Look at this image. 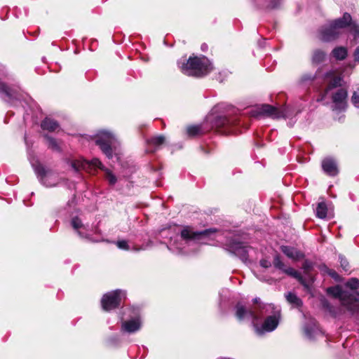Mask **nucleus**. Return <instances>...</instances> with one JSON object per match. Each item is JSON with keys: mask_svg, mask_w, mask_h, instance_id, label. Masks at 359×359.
<instances>
[{"mask_svg": "<svg viewBox=\"0 0 359 359\" xmlns=\"http://www.w3.org/2000/svg\"><path fill=\"white\" fill-rule=\"evenodd\" d=\"M316 77V74L306 73L303 74L300 78L302 83H307L312 82Z\"/></svg>", "mask_w": 359, "mask_h": 359, "instance_id": "nucleus-30", "label": "nucleus"}, {"mask_svg": "<svg viewBox=\"0 0 359 359\" xmlns=\"http://www.w3.org/2000/svg\"><path fill=\"white\" fill-rule=\"evenodd\" d=\"M322 168L325 173L334 176L338 173L336 161L332 158H326L322 162Z\"/></svg>", "mask_w": 359, "mask_h": 359, "instance_id": "nucleus-16", "label": "nucleus"}, {"mask_svg": "<svg viewBox=\"0 0 359 359\" xmlns=\"http://www.w3.org/2000/svg\"><path fill=\"white\" fill-rule=\"evenodd\" d=\"M268 3L267 4V8L269 9H275V8H278L280 6V1H266Z\"/></svg>", "mask_w": 359, "mask_h": 359, "instance_id": "nucleus-38", "label": "nucleus"}, {"mask_svg": "<svg viewBox=\"0 0 359 359\" xmlns=\"http://www.w3.org/2000/svg\"><path fill=\"white\" fill-rule=\"evenodd\" d=\"M255 306L245 307L236 305V317L239 321H250L257 335H263L276 329L280 320V310L273 304L261 303L259 298L253 299Z\"/></svg>", "mask_w": 359, "mask_h": 359, "instance_id": "nucleus-1", "label": "nucleus"}, {"mask_svg": "<svg viewBox=\"0 0 359 359\" xmlns=\"http://www.w3.org/2000/svg\"><path fill=\"white\" fill-rule=\"evenodd\" d=\"M177 65L183 74L196 77L205 76L212 69L210 61L205 56H190L186 62L178 61Z\"/></svg>", "mask_w": 359, "mask_h": 359, "instance_id": "nucleus-4", "label": "nucleus"}, {"mask_svg": "<svg viewBox=\"0 0 359 359\" xmlns=\"http://www.w3.org/2000/svg\"><path fill=\"white\" fill-rule=\"evenodd\" d=\"M250 248L248 246L244 245L241 243L236 244L233 247V252L236 255L240 257V258L245 262L248 259V250Z\"/></svg>", "mask_w": 359, "mask_h": 359, "instance_id": "nucleus-20", "label": "nucleus"}, {"mask_svg": "<svg viewBox=\"0 0 359 359\" xmlns=\"http://www.w3.org/2000/svg\"><path fill=\"white\" fill-rule=\"evenodd\" d=\"M71 225L81 238H88L90 237L89 226L83 224L82 221L79 217H75L72 218Z\"/></svg>", "mask_w": 359, "mask_h": 359, "instance_id": "nucleus-14", "label": "nucleus"}, {"mask_svg": "<svg viewBox=\"0 0 359 359\" xmlns=\"http://www.w3.org/2000/svg\"><path fill=\"white\" fill-rule=\"evenodd\" d=\"M281 251L290 259L292 260H299L303 257V254L296 248L283 245L280 247Z\"/></svg>", "mask_w": 359, "mask_h": 359, "instance_id": "nucleus-18", "label": "nucleus"}, {"mask_svg": "<svg viewBox=\"0 0 359 359\" xmlns=\"http://www.w3.org/2000/svg\"><path fill=\"white\" fill-rule=\"evenodd\" d=\"M347 97L346 89L339 88L333 93L332 95V110L339 112L345 111L347 107Z\"/></svg>", "mask_w": 359, "mask_h": 359, "instance_id": "nucleus-9", "label": "nucleus"}, {"mask_svg": "<svg viewBox=\"0 0 359 359\" xmlns=\"http://www.w3.org/2000/svg\"><path fill=\"white\" fill-rule=\"evenodd\" d=\"M324 77L325 79L329 80L327 91L342 86L343 79L341 76L336 75L334 71L330 70L326 72Z\"/></svg>", "mask_w": 359, "mask_h": 359, "instance_id": "nucleus-15", "label": "nucleus"}, {"mask_svg": "<svg viewBox=\"0 0 359 359\" xmlns=\"http://www.w3.org/2000/svg\"><path fill=\"white\" fill-rule=\"evenodd\" d=\"M345 285L351 290H355L359 288V280L355 278L348 280Z\"/></svg>", "mask_w": 359, "mask_h": 359, "instance_id": "nucleus-31", "label": "nucleus"}, {"mask_svg": "<svg viewBox=\"0 0 359 359\" xmlns=\"http://www.w3.org/2000/svg\"><path fill=\"white\" fill-rule=\"evenodd\" d=\"M350 26L353 40L359 42V25L352 22L350 14L345 13L342 18L327 22L318 31L319 39L325 42L334 41L339 37L346 27Z\"/></svg>", "mask_w": 359, "mask_h": 359, "instance_id": "nucleus-2", "label": "nucleus"}, {"mask_svg": "<svg viewBox=\"0 0 359 359\" xmlns=\"http://www.w3.org/2000/svg\"><path fill=\"white\" fill-rule=\"evenodd\" d=\"M304 332L306 337L310 339H314L316 337L323 334L321 330L315 322H311V323L306 325Z\"/></svg>", "mask_w": 359, "mask_h": 359, "instance_id": "nucleus-19", "label": "nucleus"}, {"mask_svg": "<svg viewBox=\"0 0 359 359\" xmlns=\"http://www.w3.org/2000/svg\"><path fill=\"white\" fill-rule=\"evenodd\" d=\"M43 130H46L50 132L55 131L59 128V124L55 120L50 118H46L41 124Z\"/></svg>", "mask_w": 359, "mask_h": 359, "instance_id": "nucleus-21", "label": "nucleus"}, {"mask_svg": "<svg viewBox=\"0 0 359 359\" xmlns=\"http://www.w3.org/2000/svg\"><path fill=\"white\" fill-rule=\"evenodd\" d=\"M32 166L40 182L47 187L57 186L64 180V177L60 176L59 173L53 170H46L39 164L34 165L32 163Z\"/></svg>", "mask_w": 359, "mask_h": 359, "instance_id": "nucleus-6", "label": "nucleus"}, {"mask_svg": "<svg viewBox=\"0 0 359 359\" xmlns=\"http://www.w3.org/2000/svg\"><path fill=\"white\" fill-rule=\"evenodd\" d=\"M116 337H111L109 339V343L112 344L116 341Z\"/></svg>", "mask_w": 359, "mask_h": 359, "instance_id": "nucleus-41", "label": "nucleus"}, {"mask_svg": "<svg viewBox=\"0 0 359 359\" xmlns=\"http://www.w3.org/2000/svg\"><path fill=\"white\" fill-rule=\"evenodd\" d=\"M283 271L285 272L286 274L297 278L301 283L304 285L303 278L301 276L300 273L298 271H297L296 270H294L293 268H292V267L285 268V267L283 269Z\"/></svg>", "mask_w": 359, "mask_h": 359, "instance_id": "nucleus-26", "label": "nucleus"}, {"mask_svg": "<svg viewBox=\"0 0 359 359\" xmlns=\"http://www.w3.org/2000/svg\"><path fill=\"white\" fill-rule=\"evenodd\" d=\"M0 94L5 95L8 99H11L14 97L15 90L0 81Z\"/></svg>", "mask_w": 359, "mask_h": 359, "instance_id": "nucleus-23", "label": "nucleus"}, {"mask_svg": "<svg viewBox=\"0 0 359 359\" xmlns=\"http://www.w3.org/2000/svg\"><path fill=\"white\" fill-rule=\"evenodd\" d=\"M261 113L274 118H289L292 112L288 107L276 108L269 104H264L260 108Z\"/></svg>", "mask_w": 359, "mask_h": 359, "instance_id": "nucleus-10", "label": "nucleus"}, {"mask_svg": "<svg viewBox=\"0 0 359 359\" xmlns=\"http://www.w3.org/2000/svg\"><path fill=\"white\" fill-rule=\"evenodd\" d=\"M339 259L340 261L341 266L343 268V269L346 271H348L350 267H349V264H348V262H347V260L344 257H343L341 255H339Z\"/></svg>", "mask_w": 359, "mask_h": 359, "instance_id": "nucleus-35", "label": "nucleus"}, {"mask_svg": "<svg viewBox=\"0 0 359 359\" xmlns=\"http://www.w3.org/2000/svg\"><path fill=\"white\" fill-rule=\"evenodd\" d=\"M327 292L334 297L339 298L348 310L355 311L359 309V292L344 291L339 285L327 288Z\"/></svg>", "mask_w": 359, "mask_h": 359, "instance_id": "nucleus-5", "label": "nucleus"}, {"mask_svg": "<svg viewBox=\"0 0 359 359\" xmlns=\"http://www.w3.org/2000/svg\"><path fill=\"white\" fill-rule=\"evenodd\" d=\"M348 55V50L346 47L338 46L332 51V55L337 60H344Z\"/></svg>", "mask_w": 359, "mask_h": 359, "instance_id": "nucleus-22", "label": "nucleus"}, {"mask_svg": "<svg viewBox=\"0 0 359 359\" xmlns=\"http://www.w3.org/2000/svg\"><path fill=\"white\" fill-rule=\"evenodd\" d=\"M106 177L111 184H114L116 182V177L108 170H106Z\"/></svg>", "mask_w": 359, "mask_h": 359, "instance_id": "nucleus-36", "label": "nucleus"}, {"mask_svg": "<svg viewBox=\"0 0 359 359\" xmlns=\"http://www.w3.org/2000/svg\"><path fill=\"white\" fill-rule=\"evenodd\" d=\"M165 142V137L162 135L156 136L147 141V143L157 148Z\"/></svg>", "mask_w": 359, "mask_h": 359, "instance_id": "nucleus-28", "label": "nucleus"}, {"mask_svg": "<svg viewBox=\"0 0 359 359\" xmlns=\"http://www.w3.org/2000/svg\"><path fill=\"white\" fill-rule=\"evenodd\" d=\"M354 60L359 63V46L356 48L353 53Z\"/></svg>", "mask_w": 359, "mask_h": 359, "instance_id": "nucleus-40", "label": "nucleus"}, {"mask_svg": "<svg viewBox=\"0 0 359 359\" xmlns=\"http://www.w3.org/2000/svg\"><path fill=\"white\" fill-rule=\"evenodd\" d=\"M141 327V318L139 314L135 313L130 319L122 322L121 330L122 332L134 333L139 331Z\"/></svg>", "mask_w": 359, "mask_h": 359, "instance_id": "nucleus-13", "label": "nucleus"}, {"mask_svg": "<svg viewBox=\"0 0 359 359\" xmlns=\"http://www.w3.org/2000/svg\"><path fill=\"white\" fill-rule=\"evenodd\" d=\"M187 135L189 137H194L202 133V129L200 126H190L187 128Z\"/></svg>", "mask_w": 359, "mask_h": 359, "instance_id": "nucleus-27", "label": "nucleus"}, {"mask_svg": "<svg viewBox=\"0 0 359 359\" xmlns=\"http://www.w3.org/2000/svg\"><path fill=\"white\" fill-rule=\"evenodd\" d=\"M323 270L335 280L339 279V276L337 273L332 269H329L326 266H323Z\"/></svg>", "mask_w": 359, "mask_h": 359, "instance_id": "nucleus-34", "label": "nucleus"}, {"mask_svg": "<svg viewBox=\"0 0 359 359\" xmlns=\"http://www.w3.org/2000/svg\"><path fill=\"white\" fill-rule=\"evenodd\" d=\"M327 60V53L322 49H314L311 53V62L313 66H318Z\"/></svg>", "mask_w": 359, "mask_h": 359, "instance_id": "nucleus-17", "label": "nucleus"}, {"mask_svg": "<svg viewBox=\"0 0 359 359\" xmlns=\"http://www.w3.org/2000/svg\"><path fill=\"white\" fill-rule=\"evenodd\" d=\"M327 214V208L325 202H320L318 204L316 209V215L318 218L325 219Z\"/></svg>", "mask_w": 359, "mask_h": 359, "instance_id": "nucleus-24", "label": "nucleus"}, {"mask_svg": "<svg viewBox=\"0 0 359 359\" xmlns=\"http://www.w3.org/2000/svg\"><path fill=\"white\" fill-rule=\"evenodd\" d=\"M259 263L260 266L265 269H267L271 266V262L265 259H261Z\"/></svg>", "mask_w": 359, "mask_h": 359, "instance_id": "nucleus-39", "label": "nucleus"}, {"mask_svg": "<svg viewBox=\"0 0 359 359\" xmlns=\"http://www.w3.org/2000/svg\"><path fill=\"white\" fill-rule=\"evenodd\" d=\"M351 102L356 108H359V89L353 93Z\"/></svg>", "mask_w": 359, "mask_h": 359, "instance_id": "nucleus-32", "label": "nucleus"}, {"mask_svg": "<svg viewBox=\"0 0 359 359\" xmlns=\"http://www.w3.org/2000/svg\"><path fill=\"white\" fill-rule=\"evenodd\" d=\"M116 245H117L118 248L122 249V250H128L130 249L129 246H128V242L126 241H124V240L117 241Z\"/></svg>", "mask_w": 359, "mask_h": 359, "instance_id": "nucleus-37", "label": "nucleus"}, {"mask_svg": "<svg viewBox=\"0 0 359 359\" xmlns=\"http://www.w3.org/2000/svg\"><path fill=\"white\" fill-rule=\"evenodd\" d=\"M72 167L76 171L85 170L87 172H92V168H99L103 169L100 161L97 158H93L92 161H86L84 159H77L72 162Z\"/></svg>", "mask_w": 359, "mask_h": 359, "instance_id": "nucleus-12", "label": "nucleus"}, {"mask_svg": "<svg viewBox=\"0 0 359 359\" xmlns=\"http://www.w3.org/2000/svg\"><path fill=\"white\" fill-rule=\"evenodd\" d=\"M45 139L49 148L55 151H58L60 149V147L54 138L46 135L45 136Z\"/></svg>", "mask_w": 359, "mask_h": 359, "instance_id": "nucleus-29", "label": "nucleus"}, {"mask_svg": "<svg viewBox=\"0 0 359 359\" xmlns=\"http://www.w3.org/2000/svg\"><path fill=\"white\" fill-rule=\"evenodd\" d=\"M273 265L276 268H278L280 270H283L285 268V264L280 260L279 256H276L273 259Z\"/></svg>", "mask_w": 359, "mask_h": 359, "instance_id": "nucleus-33", "label": "nucleus"}, {"mask_svg": "<svg viewBox=\"0 0 359 359\" xmlns=\"http://www.w3.org/2000/svg\"><path fill=\"white\" fill-rule=\"evenodd\" d=\"M125 296V292L121 290L111 291L104 294L101 300L103 310L108 311L116 309L119 306L121 298Z\"/></svg>", "mask_w": 359, "mask_h": 359, "instance_id": "nucleus-8", "label": "nucleus"}, {"mask_svg": "<svg viewBox=\"0 0 359 359\" xmlns=\"http://www.w3.org/2000/svg\"><path fill=\"white\" fill-rule=\"evenodd\" d=\"M287 301L294 306L299 307L302 305L301 299L294 293L288 292L285 294Z\"/></svg>", "mask_w": 359, "mask_h": 359, "instance_id": "nucleus-25", "label": "nucleus"}, {"mask_svg": "<svg viewBox=\"0 0 359 359\" xmlns=\"http://www.w3.org/2000/svg\"><path fill=\"white\" fill-rule=\"evenodd\" d=\"M216 231L215 229L195 231L193 228L185 226L181 231L180 236L170 243V249L183 255L194 252L203 238L211 237Z\"/></svg>", "mask_w": 359, "mask_h": 359, "instance_id": "nucleus-3", "label": "nucleus"}, {"mask_svg": "<svg viewBox=\"0 0 359 359\" xmlns=\"http://www.w3.org/2000/svg\"><path fill=\"white\" fill-rule=\"evenodd\" d=\"M116 141L115 136L105 130L100 131L95 137L96 144L109 158L112 157L111 147L114 145Z\"/></svg>", "mask_w": 359, "mask_h": 359, "instance_id": "nucleus-7", "label": "nucleus"}, {"mask_svg": "<svg viewBox=\"0 0 359 359\" xmlns=\"http://www.w3.org/2000/svg\"><path fill=\"white\" fill-rule=\"evenodd\" d=\"M235 120L226 116L217 117L213 123V127L219 133L223 134L234 133L233 127Z\"/></svg>", "mask_w": 359, "mask_h": 359, "instance_id": "nucleus-11", "label": "nucleus"}]
</instances>
